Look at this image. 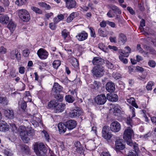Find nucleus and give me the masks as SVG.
<instances>
[{
  "mask_svg": "<svg viewBox=\"0 0 156 156\" xmlns=\"http://www.w3.org/2000/svg\"><path fill=\"white\" fill-rule=\"evenodd\" d=\"M18 131L22 140L24 143H27L30 140V137L33 136L34 134V129H30L28 132L26 127L23 126H19Z\"/></svg>",
  "mask_w": 156,
  "mask_h": 156,
  "instance_id": "nucleus-1",
  "label": "nucleus"
},
{
  "mask_svg": "<svg viewBox=\"0 0 156 156\" xmlns=\"http://www.w3.org/2000/svg\"><path fill=\"white\" fill-rule=\"evenodd\" d=\"M105 72L104 67L102 66H96L93 67L91 72L94 77L99 78L102 76Z\"/></svg>",
  "mask_w": 156,
  "mask_h": 156,
  "instance_id": "nucleus-2",
  "label": "nucleus"
},
{
  "mask_svg": "<svg viewBox=\"0 0 156 156\" xmlns=\"http://www.w3.org/2000/svg\"><path fill=\"white\" fill-rule=\"evenodd\" d=\"M133 135V129L129 127L126 129L124 132L123 138L127 144L129 143L132 140V137Z\"/></svg>",
  "mask_w": 156,
  "mask_h": 156,
  "instance_id": "nucleus-3",
  "label": "nucleus"
},
{
  "mask_svg": "<svg viewBox=\"0 0 156 156\" xmlns=\"http://www.w3.org/2000/svg\"><path fill=\"white\" fill-rule=\"evenodd\" d=\"M131 49H119V53L120 55L119 56V58L120 60L124 64H126L128 62L127 59L126 58H124L123 57H127L129 53L131 52Z\"/></svg>",
  "mask_w": 156,
  "mask_h": 156,
  "instance_id": "nucleus-4",
  "label": "nucleus"
},
{
  "mask_svg": "<svg viewBox=\"0 0 156 156\" xmlns=\"http://www.w3.org/2000/svg\"><path fill=\"white\" fill-rule=\"evenodd\" d=\"M18 16L19 18L24 22H27L30 19V14L25 9H20L18 11Z\"/></svg>",
  "mask_w": 156,
  "mask_h": 156,
  "instance_id": "nucleus-5",
  "label": "nucleus"
},
{
  "mask_svg": "<svg viewBox=\"0 0 156 156\" xmlns=\"http://www.w3.org/2000/svg\"><path fill=\"white\" fill-rule=\"evenodd\" d=\"M82 113L80 108L78 107H76L75 108L69 112V116L71 118H76L81 115Z\"/></svg>",
  "mask_w": 156,
  "mask_h": 156,
  "instance_id": "nucleus-6",
  "label": "nucleus"
},
{
  "mask_svg": "<svg viewBox=\"0 0 156 156\" xmlns=\"http://www.w3.org/2000/svg\"><path fill=\"white\" fill-rule=\"evenodd\" d=\"M107 97L103 94L97 96L95 98V102L99 105H103L105 104L107 101Z\"/></svg>",
  "mask_w": 156,
  "mask_h": 156,
  "instance_id": "nucleus-7",
  "label": "nucleus"
},
{
  "mask_svg": "<svg viewBox=\"0 0 156 156\" xmlns=\"http://www.w3.org/2000/svg\"><path fill=\"white\" fill-rule=\"evenodd\" d=\"M109 126H104L102 129V136L105 139L109 140L112 137V134L111 133L108 132Z\"/></svg>",
  "mask_w": 156,
  "mask_h": 156,
  "instance_id": "nucleus-8",
  "label": "nucleus"
},
{
  "mask_svg": "<svg viewBox=\"0 0 156 156\" xmlns=\"http://www.w3.org/2000/svg\"><path fill=\"white\" fill-rule=\"evenodd\" d=\"M66 3V7L68 9L76 7L77 3L75 0H64Z\"/></svg>",
  "mask_w": 156,
  "mask_h": 156,
  "instance_id": "nucleus-9",
  "label": "nucleus"
},
{
  "mask_svg": "<svg viewBox=\"0 0 156 156\" xmlns=\"http://www.w3.org/2000/svg\"><path fill=\"white\" fill-rule=\"evenodd\" d=\"M111 130L115 132H119L121 129V125L117 121H114L112 122L110 125Z\"/></svg>",
  "mask_w": 156,
  "mask_h": 156,
  "instance_id": "nucleus-10",
  "label": "nucleus"
},
{
  "mask_svg": "<svg viewBox=\"0 0 156 156\" xmlns=\"http://www.w3.org/2000/svg\"><path fill=\"white\" fill-rule=\"evenodd\" d=\"M122 142L121 139H117L115 141V148L116 151L122 150L125 148V146Z\"/></svg>",
  "mask_w": 156,
  "mask_h": 156,
  "instance_id": "nucleus-11",
  "label": "nucleus"
},
{
  "mask_svg": "<svg viewBox=\"0 0 156 156\" xmlns=\"http://www.w3.org/2000/svg\"><path fill=\"white\" fill-rule=\"evenodd\" d=\"M88 36L87 33L84 31H83L78 34L76 37L78 41H82L86 40Z\"/></svg>",
  "mask_w": 156,
  "mask_h": 156,
  "instance_id": "nucleus-12",
  "label": "nucleus"
},
{
  "mask_svg": "<svg viewBox=\"0 0 156 156\" xmlns=\"http://www.w3.org/2000/svg\"><path fill=\"white\" fill-rule=\"evenodd\" d=\"M92 63L94 65L101 66L105 63V60L101 58L95 57L92 60Z\"/></svg>",
  "mask_w": 156,
  "mask_h": 156,
  "instance_id": "nucleus-13",
  "label": "nucleus"
},
{
  "mask_svg": "<svg viewBox=\"0 0 156 156\" xmlns=\"http://www.w3.org/2000/svg\"><path fill=\"white\" fill-rule=\"evenodd\" d=\"M67 128L68 129L71 130L76 127V122L74 120H70L65 123Z\"/></svg>",
  "mask_w": 156,
  "mask_h": 156,
  "instance_id": "nucleus-14",
  "label": "nucleus"
},
{
  "mask_svg": "<svg viewBox=\"0 0 156 156\" xmlns=\"http://www.w3.org/2000/svg\"><path fill=\"white\" fill-rule=\"evenodd\" d=\"M107 7L108 8L112 9L115 14H120L121 13V11L119 8L114 4H108L107 5Z\"/></svg>",
  "mask_w": 156,
  "mask_h": 156,
  "instance_id": "nucleus-15",
  "label": "nucleus"
},
{
  "mask_svg": "<svg viewBox=\"0 0 156 156\" xmlns=\"http://www.w3.org/2000/svg\"><path fill=\"white\" fill-rule=\"evenodd\" d=\"M9 21V17L7 15H3L0 16V23L3 24H7Z\"/></svg>",
  "mask_w": 156,
  "mask_h": 156,
  "instance_id": "nucleus-16",
  "label": "nucleus"
},
{
  "mask_svg": "<svg viewBox=\"0 0 156 156\" xmlns=\"http://www.w3.org/2000/svg\"><path fill=\"white\" fill-rule=\"evenodd\" d=\"M62 87L58 83H55L53 86L52 90V92H60L62 91Z\"/></svg>",
  "mask_w": 156,
  "mask_h": 156,
  "instance_id": "nucleus-17",
  "label": "nucleus"
},
{
  "mask_svg": "<svg viewBox=\"0 0 156 156\" xmlns=\"http://www.w3.org/2000/svg\"><path fill=\"white\" fill-rule=\"evenodd\" d=\"M4 112L5 116L8 118L12 119L14 116L13 111L11 109L5 110Z\"/></svg>",
  "mask_w": 156,
  "mask_h": 156,
  "instance_id": "nucleus-18",
  "label": "nucleus"
},
{
  "mask_svg": "<svg viewBox=\"0 0 156 156\" xmlns=\"http://www.w3.org/2000/svg\"><path fill=\"white\" fill-rule=\"evenodd\" d=\"M9 126L6 122L0 121V131L5 132L9 130Z\"/></svg>",
  "mask_w": 156,
  "mask_h": 156,
  "instance_id": "nucleus-19",
  "label": "nucleus"
},
{
  "mask_svg": "<svg viewBox=\"0 0 156 156\" xmlns=\"http://www.w3.org/2000/svg\"><path fill=\"white\" fill-rule=\"evenodd\" d=\"M106 89L109 92H112L115 89V85L112 82H108L106 85Z\"/></svg>",
  "mask_w": 156,
  "mask_h": 156,
  "instance_id": "nucleus-20",
  "label": "nucleus"
},
{
  "mask_svg": "<svg viewBox=\"0 0 156 156\" xmlns=\"http://www.w3.org/2000/svg\"><path fill=\"white\" fill-rule=\"evenodd\" d=\"M66 105L62 103H58L57 106L55 107V110L56 112H62L65 108Z\"/></svg>",
  "mask_w": 156,
  "mask_h": 156,
  "instance_id": "nucleus-21",
  "label": "nucleus"
},
{
  "mask_svg": "<svg viewBox=\"0 0 156 156\" xmlns=\"http://www.w3.org/2000/svg\"><path fill=\"white\" fill-rule=\"evenodd\" d=\"M107 99L111 101H116L118 100L117 96L115 94H107Z\"/></svg>",
  "mask_w": 156,
  "mask_h": 156,
  "instance_id": "nucleus-22",
  "label": "nucleus"
},
{
  "mask_svg": "<svg viewBox=\"0 0 156 156\" xmlns=\"http://www.w3.org/2000/svg\"><path fill=\"white\" fill-rule=\"evenodd\" d=\"M11 58L12 59H14L16 58L18 62H19L20 60V54H18V51L16 52V49H14L11 52Z\"/></svg>",
  "mask_w": 156,
  "mask_h": 156,
  "instance_id": "nucleus-23",
  "label": "nucleus"
},
{
  "mask_svg": "<svg viewBox=\"0 0 156 156\" xmlns=\"http://www.w3.org/2000/svg\"><path fill=\"white\" fill-rule=\"evenodd\" d=\"M58 127L60 134L64 133L66 129V124L60 123L58 124Z\"/></svg>",
  "mask_w": 156,
  "mask_h": 156,
  "instance_id": "nucleus-24",
  "label": "nucleus"
},
{
  "mask_svg": "<svg viewBox=\"0 0 156 156\" xmlns=\"http://www.w3.org/2000/svg\"><path fill=\"white\" fill-rule=\"evenodd\" d=\"M48 55V52L44 49H40V58L46 59Z\"/></svg>",
  "mask_w": 156,
  "mask_h": 156,
  "instance_id": "nucleus-25",
  "label": "nucleus"
},
{
  "mask_svg": "<svg viewBox=\"0 0 156 156\" xmlns=\"http://www.w3.org/2000/svg\"><path fill=\"white\" fill-rule=\"evenodd\" d=\"M112 110L114 113H119L121 112V108L118 105H111Z\"/></svg>",
  "mask_w": 156,
  "mask_h": 156,
  "instance_id": "nucleus-26",
  "label": "nucleus"
},
{
  "mask_svg": "<svg viewBox=\"0 0 156 156\" xmlns=\"http://www.w3.org/2000/svg\"><path fill=\"white\" fill-rule=\"evenodd\" d=\"M46 147L43 143H40V155H43L46 152Z\"/></svg>",
  "mask_w": 156,
  "mask_h": 156,
  "instance_id": "nucleus-27",
  "label": "nucleus"
},
{
  "mask_svg": "<svg viewBox=\"0 0 156 156\" xmlns=\"http://www.w3.org/2000/svg\"><path fill=\"white\" fill-rule=\"evenodd\" d=\"M118 39L119 42H121L123 43H124L127 40L126 36L122 33L119 34Z\"/></svg>",
  "mask_w": 156,
  "mask_h": 156,
  "instance_id": "nucleus-28",
  "label": "nucleus"
},
{
  "mask_svg": "<svg viewBox=\"0 0 156 156\" xmlns=\"http://www.w3.org/2000/svg\"><path fill=\"white\" fill-rule=\"evenodd\" d=\"M127 101L131 105L135 107L136 108H138V106L136 104L135 102V100L133 98H129L126 99Z\"/></svg>",
  "mask_w": 156,
  "mask_h": 156,
  "instance_id": "nucleus-29",
  "label": "nucleus"
},
{
  "mask_svg": "<svg viewBox=\"0 0 156 156\" xmlns=\"http://www.w3.org/2000/svg\"><path fill=\"white\" fill-rule=\"evenodd\" d=\"M21 150L22 152L26 154H29L30 153V149L27 146L23 145L21 146Z\"/></svg>",
  "mask_w": 156,
  "mask_h": 156,
  "instance_id": "nucleus-30",
  "label": "nucleus"
},
{
  "mask_svg": "<svg viewBox=\"0 0 156 156\" xmlns=\"http://www.w3.org/2000/svg\"><path fill=\"white\" fill-rule=\"evenodd\" d=\"M61 34L64 40L67 41L68 40H66V38L69 37V33L66 29H64L62 31Z\"/></svg>",
  "mask_w": 156,
  "mask_h": 156,
  "instance_id": "nucleus-31",
  "label": "nucleus"
},
{
  "mask_svg": "<svg viewBox=\"0 0 156 156\" xmlns=\"http://www.w3.org/2000/svg\"><path fill=\"white\" fill-rule=\"evenodd\" d=\"M64 18V16L63 14H60L57 16V17L54 19V21L55 23H57L61 20H63Z\"/></svg>",
  "mask_w": 156,
  "mask_h": 156,
  "instance_id": "nucleus-32",
  "label": "nucleus"
},
{
  "mask_svg": "<svg viewBox=\"0 0 156 156\" xmlns=\"http://www.w3.org/2000/svg\"><path fill=\"white\" fill-rule=\"evenodd\" d=\"M40 94H41L40 95V99H41L42 101L46 99L47 93L44 90H40Z\"/></svg>",
  "mask_w": 156,
  "mask_h": 156,
  "instance_id": "nucleus-33",
  "label": "nucleus"
},
{
  "mask_svg": "<svg viewBox=\"0 0 156 156\" xmlns=\"http://www.w3.org/2000/svg\"><path fill=\"white\" fill-rule=\"evenodd\" d=\"M58 103L55 100H53L51 101L48 105V106L50 108H54L55 109V107L57 106Z\"/></svg>",
  "mask_w": 156,
  "mask_h": 156,
  "instance_id": "nucleus-34",
  "label": "nucleus"
},
{
  "mask_svg": "<svg viewBox=\"0 0 156 156\" xmlns=\"http://www.w3.org/2000/svg\"><path fill=\"white\" fill-rule=\"evenodd\" d=\"M149 50L150 49H140L139 52L144 57L149 56Z\"/></svg>",
  "mask_w": 156,
  "mask_h": 156,
  "instance_id": "nucleus-35",
  "label": "nucleus"
},
{
  "mask_svg": "<svg viewBox=\"0 0 156 156\" xmlns=\"http://www.w3.org/2000/svg\"><path fill=\"white\" fill-rule=\"evenodd\" d=\"M16 25L12 21H10L7 25L8 28L11 31H13L15 29Z\"/></svg>",
  "mask_w": 156,
  "mask_h": 156,
  "instance_id": "nucleus-36",
  "label": "nucleus"
},
{
  "mask_svg": "<svg viewBox=\"0 0 156 156\" xmlns=\"http://www.w3.org/2000/svg\"><path fill=\"white\" fill-rule=\"evenodd\" d=\"M76 12H73L67 17L66 21L68 23L71 22L75 18V14Z\"/></svg>",
  "mask_w": 156,
  "mask_h": 156,
  "instance_id": "nucleus-37",
  "label": "nucleus"
},
{
  "mask_svg": "<svg viewBox=\"0 0 156 156\" xmlns=\"http://www.w3.org/2000/svg\"><path fill=\"white\" fill-rule=\"evenodd\" d=\"M19 106L23 110H24L27 106L25 101L23 99L19 102Z\"/></svg>",
  "mask_w": 156,
  "mask_h": 156,
  "instance_id": "nucleus-38",
  "label": "nucleus"
},
{
  "mask_svg": "<svg viewBox=\"0 0 156 156\" xmlns=\"http://www.w3.org/2000/svg\"><path fill=\"white\" fill-rule=\"evenodd\" d=\"M33 148L34 152L36 155H39V144L38 143H35L33 145Z\"/></svg>",
  "mask_w": 156,
  "mask_h": 156,
  "instance_id": "nucleus-39",
  "label": "nucleus"
},
{
  "mask_svg": "<svg viewBox=\"0 0 156 156\" xmlns=\"http://www.w3.org/2000/svg\"><path fill=\"white\" fill-rule=\"evenodd\" d=\"M42 136H44L46 140L48 141H49L50 139V136L48 133L45 130H41Z\"/></svg>",
  "mask_w": 156,
  "mask_h": 156,
  "instance_id": "nucleus-40",
  "label": "nucleus"
},
{
  "mask_svg": "<svg viewBox=\"0 0 156 156\" xmlns=\"http://www.w3.org/2000/svg\"><path fill=\"white\" fill-rule=\"evenodd\" d=\"M40 5L46 10H49L51 8V6L49 5L44 2H40Z\"/></svg>",
  "mask_w": 156,
  "mask_h": 156,
  "instance_id": "nucleus-41",
  "label": "nucleus"
},
{
  "mask_svg": "<svg viewBox=\"0 0 156 156\" xmlns=\"http://www.w3.org/2000/svg\"><path fill=\"white\" fill-rule=\"evenodd\" d=\"M65 99L69 103H72L74 100V98L70 95H66L65 97Z\"/></svg>",
  "mask_w": 156,
  "mask_h": 156,
  "instance_id": "nucleus-42",
  "label": "nucleus"
},
{
  "mask_svg": "<svg viewBox=\"0 0 156 156\" xmlns=\"http://www.w3.org/2000/svg\"><path fill=\"white\" fill-rule=\"evenodd\" d=\"M0 2L1 4L4 7H8L10 4L9 0H0Z\"/></svg>",
  "mask_w": 156,
  "mask_h": 156,
  "instance_id": "nucleus-43",
  "label": "nucleus"
},
{
  "mask_svg": "<svg viewBox=\"0 0 156 156\" xmlns=\"http://www.w3.org/2000/svg\"><path fill=\"white\" fill-rule=\"evenodd\" d=\"M90 30V36L91 37L95 38L96 37V34L94 29L92 27H88Z\"/></svg>",
  "mask_w": 156,
  "mask_h": 156,
  "instance_id": "nucleus-44",
  "label": "nucleus"
},
{
  "mask_svg": "<svg viewBox=\"0 0 156 156\" xmlns=\"http://www.w3.org/2000/svg\"><path fill=\"white\" fill-rule=\"evenodd\" d=\"M27 1V0H16L15 4L18 6H20L25 4Z\"/></svg>",
  "mask_w": 156,
  "mask_h": 156,
  "instance_id": "nucleus-45",
  "label": "nucleus"
},
{
  "mask_svg": "<svg viewBox=\"0 0 156 156\" xmlns=\"http://www.w3.org/2000/svg\"><path fill=\"white\" fill-rule=\"evenodd\" d=\"M105 63L106 66L108 69H112L114 68V65L110 62L108 60H106L105 61Z\"/></svg>",
  "mask_w": 156,
  "mask_h": 156,
  "instance_id": "nucleus-46",
  "label": "nucleus"
},
{
  "mask_svg": "<svg viewBox=\"0 0 156 156\" xmlns=\"http://www.w3.org/2000/svg\"><path fill=\"white\" fill-rule=\"evenodd\" d=\"M8 101L6 98L0 97V103L6 105L8 104Z\"/></svg>",
  "mask_w": 156,
  "mask_h": 156,
  "instance_id": "nucleus-47",
  "label": "nucleus"
},
{
  "mask_svg": "<svg viewBox=\"0 0 156 156\" xmlns=\"http://www.w3.org/2000/svg\"><path fill=\"white\" fill-rule=\"evenodd\" d=\"M129 144H127L130 146H133V148L135 150V151L138 149V144H136V143H133L132 142V140H131V141H130V142H129Z\"/></svg>",
  "mask_w": 156,
  "mask_h": 156,
  "instance_id": "nucleus-48",
  "label": "nucleus"
},
{
  "mask_svg": "<svg viewBox=\"0 0 156 156\" xmlns=\"http://www.w3.org/2000/svg\"><path fill=\"white\" fill-rule=\"evenodd\" d=\"M54 98L57 100L62 101L63 100V96L59 94H55L54 95Z\"/></svg>",
  "mask_w": 156,
  "mask_h": 156,
  "instance_id": "nucleus-49",
  "label": "nucleus"
},
{
  "mask_svg": "<svg viewBox=\"0 0 156 156\" xmlns=\"http://www.w3.org/2000/svg\"><path fill=\"white\" fill-rule=\"evenodd\" d=\"M61 62L59 60H55L54 61L53 63V66L54 68L57 69L60 66Z\"/></svg>",
  "mask_w": 156,
  "mask_h": 156,
  "instance_id": "nucleus-50",
  "label": "nucleus"
},
{
  "mask_svg": "<svg viewBox=\"0 0 156 156\" xmlns=\"http://www.w3.org/2000/svg\"><path fill=\"white\" fill-rule=\"evenodd\" d=\"M154 85L152 81H149L148 82L146 86V88L147 90H151L152 89V87Z\"/></svg>",
  "mask_w": 156,
  "mask_h": 156,
  "instance_id": "nucleus-51",
  "label": "nucleus"
},
{
  "mask_svg": "<svg viewBox=\"0 0 156 156\" xmlns=\"http://www.w3.org/2000/svg\"><path fill=\"white\" fill-rule=\"evenodd\" d=\"M76 151L79 154H83L84 149L82 146H81L76 148Z\"/></svg>",
  "mask_w": 156,
  "mask_h": 156,
  "instance_id": "nucleus-52",
  "label": "nucleus"
},
{
  "mask_svg": "<svg viewBox=\"0 0 156 156\" xmlns=\"http://www.w3.org/2000/svg\"><path fill=\"white\" fill-rule=\"evenodd\" d=\"M17 73L16 72V70L14 68L11 69L10 71V76L12 78L16 77L17 76Z\"/></svg>",
  "mask_w": 156,
  "mask_h": 156,
  "instance_id": "nucleus-53",
  "label": "nucleus"
},
{
  "mask_svg": "<svg viewBox=\"0 0 156 156\" xmlns=\"http://www.w3.org/2000/svg\"><path fill=\"white\" fill-rule=\"evenodd\" d=\"M128 156H138V155L136 151L133 150L129 151Z\"/></svg>",
  "mask_w": 156,
  "mask_h": 156,
  "instance_id": "nucleus-54",
  "label": "nucleus"
},
{
  "mask_svg": "<svg viewBox=\"0 0 156 156\" xmlns=\"http://www.w3.org/2000/svg\"><path fill=\"white\" fill-rule=\"evenodd\" d=\"M98 32L100 36L101 37H105L106 36L105 32L101 28L98 29Z\"/></svg>",
  "mask_w": 156,
  "mask_h": 156,
  "instance_id": "nucleus-55",
  "label": "nucleus"
},
{
  "mask_svg": "<svg viewBox=\"0 0 156 156\" xmlns=\"http://www.w3.org/2000/svg\"><path fill=\"white\" fill-rule=\"evenodd\" d=\"M57 23H51L49 24V27L52 30H55L56 29V24Z\"/></svg>",
  "mask_w": 156,
  "mask_h": 156,
  "instance_id": "nucleus-56",
  "label": "nucleus"
},
{
  "mask_svg": "<svg viewBox=\"0 0 156 156\" xmlns=\"http://www.w3.org/2000/svg\"><path fill=\"white\" fill-rule=\"evenodd\" d=\"M148 64L150 66L154 67L155 66L156 63L154 61L150 60L149 61Z\"/></svg>",
  "mask_w": 156,
  "mask_h": 156,
  "instance_id": "nucleus-57",
  "label": "nucleus"
},
{
  "mask_svg": "<svg viewBox=\"0 0 156 156\" xmlns=\"http://www.w3.org/2000/svg\"><path fill=\"white\" fill-rule=\"evenodd\" d=\"M118 2L120 5L123 8H126V4H123L124 2V0H118Z\"/></svg>",
  "mask_w": 156,
  "mask_h": 156,
  "instance_id": "nucleus-58",
  "label": "nucleus"
},
{
  "mask_svg": "<svg viewBox=\"0 0 156 156\" xmlns=\"http://www.w3.org/2000/svg\"><path fill=\"white\" fill-rule=\"evenodd\" d=\"M113 76L116 80L119 79L120 77V75L117 73H113L112 74Z\"/></svg>",
  "mask_w": 156,
  "mask_h": 156,
  "instance_id": "nucleus-59",
  "label": "nucleus"
},
{
  "mask_svg": "<svg viewBox=\"0 0 156 156\" xmlns=\"http://www.w3.org/2000/svg\"><path fill=\"white\" fill-rule=\"evenodd\" d=\"M145 26V21L144 19H142L140 20V26L141 27V29H144L143 27Z\"/></svg>",
  "mask_w": 156,
  "mask_h": 156,
  "instance_id": "nucleus-60",
  "label": "nucleus"
},
{
  "mask_svg": "<svg viewBox=\"0 0 156 156\" xmlns=\"http://www.w3.org/2000/svg\"><path fill=\"white\" fill-rule=\"evenodd\" d=\"M29 53V49H24L23 51V55L25 57H27L28 56Z\"/></svg>",
  "mask_w": 156,
  "mask_h": 156,
  "instance_id": "nucleus-61",
  "label": "nucleus"
},
{
  "mask_svg": "<svg viewBox=\"0 0 156 156\" xmlns=\"http://www.w3.org/2000/svg\"><path fill=\"white\" fill-rule=\"evenodd\" d=\"M31 9L36 13H39V8L35 6H32L31 7Z\"/></svg>",
  "mask_w": 156,
  "mask_h": 156,
  "instance_id": "nucleus-62",
  "label": "nucleus"
},
{
  "mask_svg": "<svg viewBox=\"0 0 156 156\" xmlns=\"http://www.w3.org/2000/svg\"><path fill=\"white\" fill-rule=\"evenodd\" d=\"M107 21H105L104 20L102 21L100 23V26L101 27H105L106 26Z\"/></svg>",
  "mask_w": 156,
  "mask_h": 156,
  "instance_id": "nucleus-63",
  "label": "nucleus"
},
{
  "mask_svg": "<svg viewBox=\"0 0 156 156\" xmlns=\"http://www.w3.org/2000/svg\"><path fill=\"white\" fill-rule=\"evenodd\" d=\"M53 15V13L51 12L47 13L45 15V17L48 20Z\"/></svg>",
  "mask_w": 156,
  "mask_h": 156,
  "instance_id": "nucleus-64",
  "label": "nucleus"
}]
</instances>
